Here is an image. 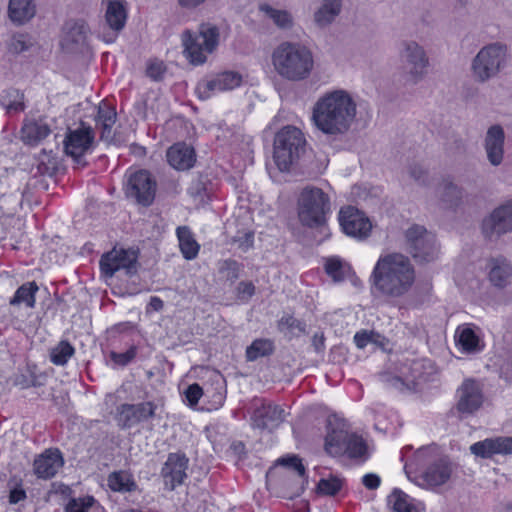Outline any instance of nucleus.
Listing matches in <instances>:
<instances>
[{"instance_id":"423d86ee","label":"nucleus","mask_w":512,"mask_h":512,"mask_svg":"<svg viewBox=\"0 0 512 512\" xmlns=\"http://www.w3.org/2000/svg\"><path fill=\"white\" fill-rule=\"evenodd\" d=\"M414 458L419 466L425 467L421 477L429 487L441 486L448 482L456 467L448 456L439 452L436 444L418 449Z\"/></svg>"},{"instance_id":"49530a36","label":"nucleus","mask_w":512,"mask_h":512,"mask_svg":"<svg viewBox=\"0 0 512 512\" xmlns=\"http://www.w3.org/2000/svg\"><path fill=\"white\" fill-rule=\"evenodd\" d=\"M277 328L280 332L297 330L299 333L306 334V323L292 315L282 316L277 322Z\"/></svg>"},{"instance_id":"c9c22d12","label":"nucleus","mask_w":512,"mask_h":512,"mask_svg":"<svg viewBox=\"0 0 512 512\" xmlns=\"http://www.w3.org/2000/svg\"><path fill=\"white\" fill-rule=\"evenodd\" d=\"M39 287L35 281L27 282L18 287L14 296L10 299V305L18 306L25 304L28 308H34L35 306V295L38 292Z\"/></svg>"},{"instance_id":"4d7b16f0","label":"nucleus","mask_w":512,"mask_h":512,"mask_svg":"<svg viewBox=\"0 0 512 512\" xmlns=\"http://www.w3.org/2000/svg\"><path fill=\"white\" fill-rule=\"evenodd\" d=\"M409 175L419 185L426 186L428 184V171L418 164H413L409 167Z\"/></svg>"},{"instance_id":"864d4df0","label":"nucleus","mask_w":512,"mask_h":512,"mask_svg":"<svg viewBox=\"0 0 512 512\" xmlns=\"http://www.w3.org/2000/svg\"><path fill=\"white\" fill-rule=\"evenodd\" d=\"M167 71V67L162 61H153L148 64L146 74L153 81H162Z\"/></svg>"},{"instance_id":"a211bd4d","label":"nucleus","mask_w":512,"mask_h":512,"mask_svg":"<svg viewBox=\"0 0 512 512\" xmlns=\"http://www.w3.org/2000/svg\"><path fill=\"white\" fill-rule=\"evenodd\" d=\"M189 459L182 452L169 453L166 462L161 469V476L169 490H174L176 486L183 484L187 478L186 470Z\"/></svg>"},{"instance_id":"f257e3e1","label":"nucleus","mask_w":512,"mask_h":512,"mask_svg":"<svg viewBox=\"0 0 512 512\" xmlns=\"http://www.w3.org/2000/svg\"><path fill=\"white\" fill-rule=\"evenodd\" d=\"M356 116V103L345 90H334L318 99L312 114L315 126L328 135H343Z\"/></svg>"},{"instance_id":"774afa93","label":"nucleus","mask_w":512,"mask_h":512,"mask_svg":"<svg viewBox=\"0 0 512 512\" xmlns=\"http://www.w3.org/2000/svg\"><path fill=\"white\" fill-rule=\"evenodd\" d=\"M32 376V372L27 369L25 373H20L14 378V385L19 386L22 389L29 388V382Z\"/></svg>"},{"instance_id":"c756f323","label":"nucleus","mask_w":512,"mask_h":512,"mask_svg":"<svg viewBox=\"0 0 512 512\" xmlns=\"http://www.w3.org/2000/svg\"><path fill=\"white\" fill-rule=\"evenodd\" d=\"M465 191L462 187L449 179H444L441 183L440 200L446 208L456 209L463 201Z\"/></svg>"},{"instance_id":"c85d7f7f","label":"nucleus","mask_w":512,"mask_h":512,"mask_svg":"<svg viewBox=\"0 0 512 512\" xmlns=\"http://www.w3.org/2000/svg\"><path fill=\"white\" fill-rule=\"evenodd\" d=\"M50 132V127L46 123L32 120L24 123L21 129V139L25 144L34 146L45 139Z\"/></svg>"},{"instance_id":"58836bf2","label":"nucleus","mask_w":512,"mask_h":512,"mask_svg":"<svg viewBox=\"0 0 512 512\" xmlns=\"http://www.w3.org/2000/svg\"><path fill=\"white\" fill-rule=\"evenodd\" d=\"M275 346L272 340L270 339H255L247 348H246V360L247 361H256L260 357H267L274 353Z\"/></svg>"},{"instance_id":"473e14b6","label":"nucleus","mask_w":512,"mask_h":512,"mask_svg":"<svg viewBox=\"0 0 512 512\" xmlns=\"http://www.w3.org/2000/svg\"><path fill=\"white\" fill-rule=\"evenodd\" d=\"M179 240V247L186 260H192L197 257L200 245L195 240L188 226H179L176 229Z\"/></svg>"},{"instance_id":"9d476101","label":"nucleus","mask_w":512,"mask_h":512,"mask_svg":"<svg viewBox=\"0 0 512 512\" xmlns=\"http://www.w3.org/2000/svg\"><path fill=\"white\" fill-rule=\"evenodd\" d=\"M94 130L84 122L76 129L68 128L63 140L64 152L73 158L77 168L88 165L84 159L85 153L91 149L94 142Z\"/></svg>"},{"instance_id":"603ef678","label":"nucleus","mask_w":512,"mask_h":512,"mask_svg":"<svg viewBox=\"0 0 512 512\" xmlns=\"http://www.w3.org/2000/svg\"><path fill=\"white\" fill-rule=\"evenodd\" d=\"M94 501V498L91 496L85 499L72 498L65 506V512H86Z\"/></svg>"},{"instance_id":"e433bc0d","label":"nucleus","mask_w":512,"mask_h":512,"mask_svg":"<svg viewBox=\"0 0 512 512\" xmlns=\"http://www.w3.org/2000/svg\"><path fill=\"white\" fill-rule=\"evenodd\" d=\"M108 486L116 492H133L137 489V484L127 471H114L108 476Z\"/></svg>"},{"instance_id":"4468645a","label":"nucleus","mask_w":512,"mask_h":512,"mask_svg":"<svg viewBox=\"0 0 512 512\" xmlns=\"http://www.w3.org/2000/svg\"><path fill=\"white\" fill-rule=\"evenodd\" d=\"M512 232V199L495 208L482 222V233L489 240Z\"/></svg>"},{"instance_id":"f8f14e48","label":"nucleus","mask_w":512,"mask_h":512,"mask_svg":"<svg viewBox=\"0 0 512 512\" xmlns=\"http://www.w3.org/2000/svg\"><path fill=\"white\" fill-rule=\"evenodd\" d=\"M138 257V249L129 248L118 251L113 249L102 255L100 259L101 272L106 277H112L117 271L124 269L127 276H134L140 266Z\"/></svg>"},{"instance_id":"f03ea898","label":"nucleus","mask_w":512,"mask_h":512,"mask_svg":"<svg viewBox=\"0 0 512 512\" xmlns=\"http://www.w3.org/2000/svg\"><path fill=\"white\" fill-rule=\"evenodd\" d=\"M375 289L383 296L401 297L411 288L415 275L408 257L388 254L376 263L372 275Z\"/></svg>"},{"instance_id":"338daca9","label":"nucleus","mask_w":512,"mask_h":512,"mask_svg":"<svg viewBox=\"0 0 512 512\" xmlns=\"http://www.w3.org/2000/svg\"><path fill=\"white\" fill-rule=\"evenodd\" d=\"M237 291L239 296L252 297L255 293V286L252 282L241 281L238 284Z\"/></svg>"},{"instance_id":"a18cd8bd","label":"nucleus","mask_w":512,"mask_h":512,"mask_svg":"<svg viewBox=\"0 0 512 512\" xmlns=\"http://www.w3.org/2000/svg\"><path fill=\"white\" fill-rule=\"evenodd\" d=\"M215 77L220 85L221 91L232 90L240 86L242 82V75L234 71H225L217 74Z\"/></svg>"},{"instance_id":"e2e57ef3","label":"nucleus","mask_w":512,"mask_h":512,"mask_svg":"<svg viewBox=\"0 0 512 512\" xmlns=\"http://www.w3.org/2000/svg\"><path fill=\"white\" fill-rule=\"evenodd\" d=\"M29 46L24 40L23 36L13 37L9 45V51L14 54H20L28 50Z\"/></svg>"},{"instance_id":"dca6fc26","label":"nucleus","mask_w":512,"mask_h":512,"mask_svg":"<svg viewBox=\"0 0 512 512\" xmlns=\"http://www.w3.org/2000/svg\"><path fill=\"white\" fill-rule=\"evenodd\" d=\"M327 434L325 437V450L332 456L345 455L347 443L352 433H349L346 422L335 415L327 419Z\"/></svg>"},{"instance_id":"6ab92c4d","label":"nucleus","mask_w":512,"mask_h":512,"mask_svg":"<svg viewBox=\"0 0 512 512\" xmlns=\"http://www.w3.org/2000/svg\"><path fill=\"white\" fill-rule=\"evenodd\" d=\"M456 409L461 415H471L483 403V394L479 384L473 379H466L458 389Z\"/></svg>"},{"instance_id":"3c124183","label":"nucleus","mask_w":512,"mask_h":512,"mask_svg":"<svg viewBox=\"0 0 512 512\" xmlns=\"http://www.w3.org/2000/svg\"><path fill=\"white\" fill-rule=\"evenodd\" d=\"M117 118V113L115 111V108L104 105L99 106L96 116V123L97 124H115Z\"/></svg>"},{"instance_id":"6e6552de","label":"nucleus","mask_w":512,"mask_h":512,"mask_svg":"<svg viewBox=\"0 0 512 512\" xmlns=\"http://www.w3.org/2000/svg\"><path fill=\"white\" fill-rule=\"evenodd\" d=\"M507 59L506 45L495 42L480 49L473 58L471 70L477 82L485 83L496 77L505 67Z\"/></svg>"},{"instance_id":"a878e982","label":"nucleus","mask_w":512,"mask_h":512,"mask_svg":"<svg viewBox=\"0 0 512 512\" xmlns=\"http://www.w3.org/2000/svg\"><path fill=\"white\" fill-rule=\"evenodd\" d=\"M471 324L459 326L455 333L456 344L466 353H477L484 348V342Z\"/></svg>"},{"instance_id":"f704fd0d","label":"nucleus","mask_w":512,"mask_h":512,"mask_svg":"<svg viewBox=\"0 0 512 512\" xmlns=\"http://www.w3.org/2000/svg\"><path fill=\"white\" fill-rule=\"evenodd\" d=\"M259 10L265 13L279 29L289 30L294 26L293 16L287 10L275 9L267 3L260 4Z\"/></svg>"},{"instance_id":"72a5a7b5","label":"nucleus","mask_w":512,"mask_h":512,"mask_svg":"<svg viewBox=\"0 0 512 512\" xmlns=\"http://www.w3.org/2000/svg\"><path fill=\"white\" fill-rule=\"evenodd\" d=\"M341 11V0H323L321 7L315 12L314 20L320 27L331 24Z\"/></svg>"},{"instance_id":"9b49d317","label":"nucleus","mask_w":512,"mask_h":512,"mask_svg":"<svg viewBox=\"0 0 512 512\" xmlns=\"http://www.w3.org/2000/svg\"><path fill=\"white\" fill-rule=\"evenodd\" d=\"M406 82L415 85L426 75L429 59L422 46L415 41H405L400 52Z\"/></svg>"},{"instance_id":"13d9d810","label":"nucleus","mask_w":512,"mask_h":512,"mask_svg":"<svg viewBox=\"0 0 512 512\" xmlns=\"http://www.w3.org/2000/svg\"><path fill=\"white\" fill-rule=\"evenodd\" d=\"M375 337H379V334L373 331L368 332L366 330H363L355 334L354 342L358 348L362 349L366 347L367 344L370 343V341H374Z\"/></svg>"},{"instance_id":"37998d69","label":"nucleus","mask_w":512,"mask_h":512,"mask_svg":"<svg viewBox=\"0 0 512 512\" xmlns=\"http://www.w3.org/2000/svg\"><path fill=\"white\" fill-rule=\"evenodd\" d=\"M343 480L337 476L330 475L329 478H321L317 484L316 492L319 495L336 496L342 489Z\"/></svg>"},{"instance_id":"69168bd1","label":"nucleus","mask_w":512,"mask_h":512,"mask_svg":"<svg viewBox=\"0 0 512 512\" xmlns=\"http://www.w3.org/2000/svg\"><path fill=\"white\" fill-rule=\"evenodd\" d=\"M380 477L374 473H369L363 476L362 483L369 490H375L380 485Z\"/></svg>"},{"instance_id":"2eb2a0df","label":"nucleus","mask_w":512,"mask_h":512,"mask_svg":"<svg viewBox=\"0 0 512 512\" xmlns=\"http://www.w3.org/2000/svg\"><path fill=\"white\" fill-rule=\"evenodd\" d=\"M339 222L343 232L359 240L366 239L372 229L369 218L353 206L342 207L339 212Z\"/></svg>"},{"instance_id":"5701e85b","label":"nucleus","mask_w":512,"mask_h":512,"mask_svg":"<svg viewBox=\"0 0 512 512\" xmlns=\"http://www.w3.org/2000/svg\"><path fill=\"white\" fill-rule=\"evenodd\" d=\"M65 36L63 45L71 51H82L87 46V38L90 32L89 26L82 19L69 20L64 26Z\"/></svg>"},{"instance_id":"4c0bfd02","label":"nucleus","mask_w":512,"mask_h":512,"mask_svg":"<svg viewBox=\"0 0 512 512\" xmlns=\"http://www.w3.org/2000/svg\"><path fill=\"white\" fill-rule=\"evenodd\" d=\"M324 270L334 282H342L351 272V266L340 257L333 256L325 259Z\"/></svg>"},{"instance_id":"7c9ffc66","label":"nucleus","mask_w":512,"mask_h":512,"mask_svg":"<svg viewBox=\"0 0 512 512\" xmlns=\"http://www.w3.org/2000/svg\"><path fill=\"white\" fill-rule=\"evenodd\" d=\"M105 18L108 26L115 32H120L126 24L127 11L121 0H111L108 3Z\"/></svg>"},{"instance_id":"393cba45","label":"nucleus","mask_w":512,"mask_h":512,"mask_svg":"<svg viewBox=\"0 0 512 512\" xmlns=\"http://www.w3.org/2000/svg\"><path fill=\"white\" fill-rule=\"evenodd\" d=\"M168 163L176 170H188L196 161L195 150L186 143L172 145L166 153Z\"/></svg>"},{"instance_id":"052dcab7","label":"nucleus","mask_w":512,"mask_h":512,"mask_svg":"<svg viewBox=\"0 0 512 512\" xmlns=\"http://www.w3.org/2000/svg\"><path fill=\"white\" fill-rule=\"evenodd\" d=\"M209 397L211 398L212 408L217 409L221 407L225 400L224 385H220L219 388L213 389L211 386Z\"/></svg>"},{"instance_id":"39448f33","label":"nucleus","mask_w":512,"mask_h":512,"mask_svg":"<svg viewBox=\"0 0 512 512\" xmlns=\"http://www.w3.org/2000/svg\"><path fill=\"white\" fill-rule=\"evenodd\" d=\"M331 212L330 197L322 189L306 186L297 201L299 222L307 228L322 229L327 223V214Z\"/></svg>"},{"instance_id":"f3484780","label":"nucleus","mask_w":512,"mask_h":512,"mask_svg":"<svg viewBox=\"0 0 512 512\" xmlns=\"http://www.w3.org/2000/svg\"><path fill=\"white\" fill-rule=\"evenodd\" d=\"M157 405L147 401L137 404H121L117 408V421L122 429H129L141 422L155 417Z\"/></svg>"},{"instance_id":"0e129e2a","label":"nucleus","mask_w":512,"mask_h":512,"mask_svg":"<svg viewBox=\"0 0 512 512\" xmlns=\"http://www.w3.org/2000/svg\"><path fill=\"white\" fill-rule=\"evenodd\" d=\"M53 403L61 412H65L69 403L68 393L60 391L59 394H53Z\"/></svg>"},{"instance_id":"aec40b11","label":"nucleus","mask_w":512,"mask_h":512,"mask_svg":"<svg viewBox=\"0 0 512 512\" xmlns=\"http://www.w3.org/2000/svg\"><path fill=\"white\" fill-rule=\"evenodd\" d=\"M63 465L61 451L58 448H49L35 458L33 470L38 478L47 480L53 478Z\"/></svg>"},{"instance_id":"79ce46f5","label":"nucleus","mask_w":512,"mask_h":512,"mask_svg":"<svg viewBox=\"0 0 512 512\" xmlns=\"http://www.w3.org/2000/svg\"><path fill=\"white\" fill-rule=\"evenodd\" d=\"M409 496L398 488H394L388 496V503L395 512H417L416 507L408 501Z\"/></svg>"},{"instance_id":"2f4dec72","label":"nucleus","mask_w":512,"mask_h":512,"mask_svg":"<svg viewBox=\"0 0 512 512\" xmlns=\"http://www.w3.org/2000/svg\"><path fill=\"white\" fill-rule=\"evenodd\" d=\"M276 463L285 468L294 470L297 473V475L302 478L301 485L297 488V490L295 492L288 495V498L293 499L295 497L300 496V494L305 489V484L308 482V477L306 475V468L302 463V459L296 454H289V455L280 457Z\"/></svg>"},{"instance_id":"bb28decb","label":"nucleus","mask_w":512,"mask_h":512,"mask_svg":"<svg viewBox=\"0 0 512 512\" xmlns=\"http://www.w3.org/2000/svg\"><path fill=\"white\" fill-rule=\"evenodd\" d=\"M512 278V266L504 257H497L491 260L489 280L497 288L506 287Z\"/></svg>"},{"instance_id":"cd10ccee","label":"nucleus","mask_w":512,"mask_h":512,"mask_svg":"<svg viewBox=\"0 0 512 512\" xmlns=\"http://www.w3.org/2000/svg\"><path fill=\"white\" fill-rule=\"evenodd\" d=\"M36 7L33 0H10L8 14L16 25H22L35 16Z\"/></svg>"},{"instance_id":"6e6d98bb","label":"nucleus","mask_w":512,"mask_h":512,"mask_svg":"<svg viewBox=\"0 0 512 512\" xmlns=\"http://www.w3.org/2000/svg\"><path fill=\"white\" fill-rule=\"evenodd\" d=\"M254 242V232L246 231V232H238L237 235L232 237V243L237 244L238 248L243 251H247L249 248L253 246Z\"/></svg>"},{"instance_id":"bf43d9fd","label":"nucleus","mask_w":512,"mask_h":512,"mask_svg":"<svg viewBox=\"0 0 512 512\" xmlns=\"http://www.w3.org/2000/svg\"><path fill=\"white\" fill-rule=\"evenodd\" d=\"M27 497L26 491L22 487L21 480L16 482V484L11 487L9 491V503L14 505L19 503L22 500H25Z\"/></svg>"},{"instance_id":"680f3d73","label":"nucleus","mask_w":512,"mask_h":512,"mask_svg":"<svg viewBox=\"0 0 512 512\" xmlns=\"http://www.w3.org/2000/svg\"><path fill=\"white\" fill-rule=\"evenodd\" d=\"M110 357L115 364L120 366H126L135 357V351L133 349H130L124 353L111 352Z\"/></svg>"},{"instance_id":"20e7f679","label":"nucleus","mask_w":512,"mask_h":512,"mask_svg":"<svg viewBox=\"0 0 512 512\" xmlns=\"http://www.w3.org/2000/svg\"><path fill=\"white\" fill-rule=\"evenodd\" d=\"M307 151L304 133L297 127L287 125L280 129L274 137L273 159L282 172L301 166Z\"/></svg>"},{"instance_id":"09e8293b","label":"nucleus","mask_w":512,"mask_h":512,"mask_svg":"<svg viewBox=\"0 0 512 512\" xmlns=\"http://www.w3.org/2000/svg\"><path fill=\"white\" fill-rule=\"evenodd\" d=\"M210 388L209 387H202L198 383H193L189 385L185 391V399L189 406L194 407L198 404L199 399L203 397H209Z\"/></svg>"},{"instance_id":"412c9836","label":"nucleus","mask_w":512,"mask_h":512,"mask_svg":"<svg viewBox=\"0 0 512 512\" xmlns=\"http://www.w3.org/2000/svg\"><path fill=\"white\" fill-rule=\"evenodd\" d=\"M505 132L501 125L495 124L488 128L484 139V149L492 166H499L504 159Z\"/></svg>"},{"instance_id":"b1692460","label":"nucleus","mask_w":512,"mask_h":512,"mask_svg":"<svg viewBox=\"0 0 512 512\" xmlns=\"http://www.w3.org/2000/svg\"><path fill=\"white\" fill-rule=\"evenodd\" d=\"M284 410L277 405L262 404L251 416L254 428L269 431L277 428L284 420Z\"/></svg>"},{"instance_id":"ea45409f","label":"nucleus","mask_w":512,"mask_h":512,"mask_svg":"<svg viewBox=\"0 0 512 512\" xmlns=\"http://www.w3.org/2000/svg\"><path fill=\"white\" fill-rule=\"evenodd\" d=\"M0 103L7 109V111H24V93L19 89L10 87L3 91Z\"/></svg>"},{"instance_id":"8fccbe9b","label":"nucleus","mask_w":512,"mask_h":512,"mask_svg":"<svg viewBox=\"0 0 512 512\" xmlns=\"http://www.w3.org/2000/svg\"><path fill=\"white\" fill-rule=\"evenodd\" d=\"M217 91H221V89L216 77L211 80L201 81L196 87V93L202 100L209 99Z\"/></svg>"},{"instance_id":"a19ab883","label":"nucleus","mask_w":512,"mask_h":512,"mask_svg":"<svg viewBox=\"0 0 512 512\" xmlns=\"http://www.w3.org/2000/svg\"><path fill=\"white\" fill-rule=\"evenodd\" d=\"M345 454L350 459H360L361 461H365L368 458V450L363 438L352 433L347 443Z\"/></svg>"},{"instance_id":"5fc2aeb1","label":"nucleus","mask_w":512,"mask_h":512,"mask_svg":"<svg viewBox=\"0 0 512 512\" xmlns=\"http://www.w3.org/2000/svg\"><path fill=\"white\" fill-rule=\"evenodd\" d=\"M58 171V160L55 157H48L47 161L41 159L37 165V173L40 175L54 176Z\"/></svg>"},{"instance_id":"7ed1b4c3","label":"nucleus","mask_w":512,"mask_h":512,"mask_svg":"<svg viewBox=\"0 0 512 512\" xmlns=\"http://www.w3.org/2000/svg\"><path fill=\"white\" fill-rule=\"evenodd\" d=\"M276 72L289 81L308 78L314 66L312 52L304 45L293 42L281 43L272 54Z\"/></svg>"},{"instance_id":"0eeeda50","label":"nucleus","mask_w":512,"mask_h":512,"mask_svg":"<svg viewBox=\"0 0 512 512\" xmlns=\"http://www.w3.org/2000/svg\"><path fill=\"white\" fill-rule=\"evenodd\" d=\"M219 36L218 27L210 23L200 24L198 35L185 30L181 35L185 57L193 65L204 64L207 57L203 50L212 53L219 44Z\"/></svg>"},{"instance_id":"de8ad7c7","label":"nucleus","mask_w":512,"mask_h":512,"mask_svg":"<svg viewBox=\"0 0 512 512\" xmlns=\"http://www.w3.org/2000/svg\"><path fill=\"white\" fill-rule=\"evenodd\" d=\"M242 265L233 259H226L220 263L219 273L231 283L235 282L240 275Z\"/></svg>"},{"instance_id":"c03bdc74","label":"nucleus","mask_w":512,"mask_h":512,"mask_svg":"<svg viewBox=\"0 0 512 512\" xmlns=\"http://www.w3.org/2000/svg\"><path fill=\"white\" fill-rule=\"evenodd\" d=\"M75 352L74 347L66 340H62L51 351V361L55 365H65Z\"/></svg>"},{"instance_id":"ddd939ff","label":"nucleus","mask_w":512,"mask_h":512,"mask_svg":"<svg viewBox=\"0 0 512 512\" xmlns=\"http://www.w3.org/2000/svg\"><path fill=\"white\" fill-rule=\"evenodd\" d=\"M157 191V182L145 169L131 173L126 186L127 198L134 199L138 205L149 207L153 204Z\"/></svg>"},{"instance_id":"4be33fe9","label":"nucleus","mask_w":512,"mask_h":512,"mask_svg":"<svg viewBox=\"0 0 512 512\" xmlns=\"http://www.w3.org/2000/svg\"><path fill=\"white\" fill-rule=\"evenodd\" d=\"M470 451L477 457L492 458L496 454H512V438L496 437L487 438L471 445Z\"/></svg>"},{"instance_id":"1a4fd4ad","label":"nucleus","mask_w":512,"mask_h":512,"mask_svg":"<svg viewBox=\"0 0 512 512\" xmlns=\"http://www.w3.org/2000/svg\"><path fill=\"white\" fill-rule=\"evenodd\" d=\"M407 249L412 258L420 264L429 263L438 257L435 235L424 226L414 224L405 232Z\"/></svg>"}]
</instances>
